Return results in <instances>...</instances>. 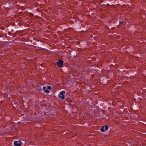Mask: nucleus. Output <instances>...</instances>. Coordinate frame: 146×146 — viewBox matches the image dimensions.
<instances>
[{
    "instance_id": "1",
    "label": "nucleus",
    "mask_w": 146,
    "mask_h": 146,
    "mask_svg": "<svg viewBox=\"0 0 146 146\" xmlns=\"http://www.w3.org/2000/svg\"><path fill=\"white\" fill-rule=\"evenodd\" d=\"M108 128V126L107 125H105L104 126L102 127L101 130L102 132H104L107 130Z\"/></svg>"
},
{
    "instance_id": "2",
    "label": "nucleus",
    "mask_w": 146,
    "mask_h": 146,
    "mask_svg": "<svg viewBox=\"0 0 146 146\" xmlns=\"http://www.w3.org/2000/svg\"><path fill=\"white\" fill-rule=\"evenodd\" d=\"M63 62V61L60 60H59L58 62H57V64L58 67L61 68L62 67Z\"/></svg>"
},
{
    "instance_id": "3",
    "label": "nucleus",
    "mask_w": 146,
    "mask_h": 146,
    "mask_svg": "<svg viewBox=\"0 0 146 146\" xmlns=\"http://www.w3.org/2000/svg\"><path fill=\"white\" fill-rule=\"evenodd\" d=\"M14 144L16 146H20L21 145V143L20 141H16L14 142Z\"/></svg>"
},
{
    "instance_id": "4",
    "label": "nucleus",
    "mask_w": 146,
    "mask_h": 146,
    "mask_svg": "<svg viewBox=\"0 0 146 146\" xmlns=\"http://www.w3.org/2000/svg\"><path fill=\"white\" fill-rule=\"evenodd\" d=\"M42 89L44 90L45 92L47 93H48L49 92V90L48 89H46V88L44 86L43 87Z\"/></svg>"
},
{
    "instance_id": "5",
    "label": "nucleus",
    "mask_w": 146,
    "mask_h": 146,
    "mask_svg": "<svg viewBox=\"0 0 146 146\" xmlns=\"http://www.w3.org/2000/svg\"><path fill=\"white\" fill-rule=\"evenodd\" d=\"M59 98L62 99H64L65 98V96L64 95H59Z\"/></svg>"
},
{
    "instance_id": "6",
    "label": "nucleus",
    "mask_w": 146,
    "mask_h": 146,
    "mask_svg": "<svg viewBox=\"0 0 146 146\" xmlns=\"http://www.w3.org/2000/svg\"><path fill=\"white\" fill-rule=\"evenodd\" d=\"M65 93V92L64 91H62L61 92H60V94L59 95H63Z\"/></svg>"
},
{
    "instance_id": "7",
    "label": "nucleus",
    "mask_w": 146,
    "mask_h": 146,
    "mask_svg": "<svg viewBox=\"0 0 146 146\" xmlns=\"http://www.w3.org/2000/svg\"><path fill=\"white\" fill-rule=\"evenodd\" d=\"M48 88L50 90H51V89H52L51 87L50 86H48Z\"/></svg>"
},
{
    "instance_id": "8",
    "label": "nucleus",
    "mask_w": 146,
    "mask_h": 146,
    "mask_svg": "<svg viewBox=\"0 0 146 146\" xmlns=\"http://www.w3.org/2000/svg\"><path fill=\"white\" fill-rule=\"evenodd\" d=\"M119 23H120V24H121L122 23L121 21H119Z\"/></svg>"
}]
</instances>
